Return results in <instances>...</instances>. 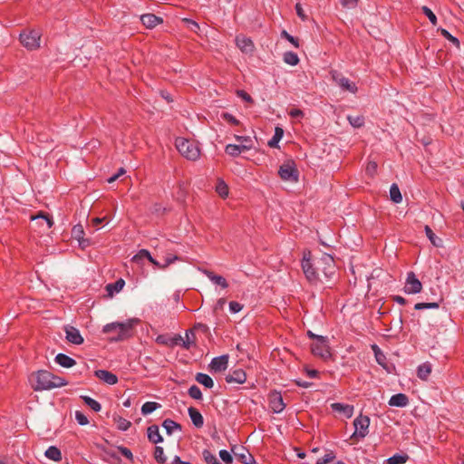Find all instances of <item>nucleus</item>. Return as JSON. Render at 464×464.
<instances>
[{"mask_svg": "<svg viewBox=\"0 0 464 464\" xmlns=\"http://www.w3.org/2000/svg\"><path fill=\"white\" fill-rule=\"evenodd\" d=\"M33 382V388L34 391H46L53 388L63 387L67 384V382L52 372L41 370L34 373L31 377Z\"/></svg>", "mask_w": 464, "mask_h": 464, "instance_id": "1", "label": "nucleus"}, {"mask_svg": "<svg viewBox=\"0 0 464 464\" xmlns=\"http://www.w3.org/2000/svg\"><path fill=\"white\" fill-rule=\"evenodd\" d=\"M175 146L179 152L188 160H197L200 156L198 145L190 140L177 138Z\"/></svg>", "mask_w": 464, "mask_h": 464, "instance_id": "2", "label": "nucleus"}, {"mask_svg": "<svg viewBox=\"0 0 464 464\" xmlns=\"http://www.w3.org/2000/svg\"><path fill=\"white\" fill-rule=\"evenodd\" d=\"M132 326L133 324L131 321L124 323L115 322L105 324L102 328V332L105 334L115 332L118 334V335L115 338H113V340L121 341L130 336V332Z\"/></svg>", "mask_w": 464, "mask_h": 464, "instance_id": "3", "label": "nucleus"}, {"mask_svg": "<svg viewBox=\"0 0 464 464\" xmlns=\"http://www.w3.org/2000/svg\"><path fill=\"white\" fill-rule=\"evenodd\" d=\"M370 418L365 415L360 414L353 420L354 432L353 433V439H363L369 432Z\"/></svg>", "mask_w": 464, "mask_h": 464, "instance_id": "4", "label": "nucleus"}, {"mask_svg": "<svg viewBox=\"0 0 464 464\" xmlns=\"http://www.w3.org/2000/svg\"><path fill=\"white\" fill-rule=\"evenodd\" d=\"M278 174L283 180L296 182L299 173L293 160L284 162L278 170Z\"/></svg>", "mask_w": 464, "mask_h": 464, "instance_id": "5", "label": "nucleus"}, {"mask_svg": "<svg viewBox=\"0 0 464 464\" xmlns=\"http://www.w3.org/2000/svg\"><path fill=\"white\" fill-rule=\"evenodd\" d=\"M311 349L314 355L319 356L324 360L331 357L327 338L324 336H316V342L312 344Z\"/></svg>", "mask_w": 464, "mask_h": 464, "instance_id": "6", "label": "nucleus"}, {"mask_svg": "<svg viewBox=\"0 0 464 464\" xmlns=\"http://www.w3.org/2000/svg\"><path fill=\"white\" fill-rule=\"evenodd\" d=\"M41 35L38 31H30L28 33L20 34V41L22 44L28 50H34L40 46Z\"/></svg>", "mask_w": 464, "mask_h": 464, "instance_id": "7", "label": "nucleus"}, {"mask_svg": "<svg viewBox=\"0 0 464 464\" xmlns=\"http://www.w3.org/2000/svg\"><path fill=\"white\" fill-rule=\"evenodd\" d=\"M331 76L333 81L343 90L351 93H355L358 90L355 82H351L348 78L343 76L337 71H332Z\"/></svg>", "mask_w": 464, "mask_h": 464, "instance_id": "8", "label": "nucleus"}, {"mask_svg": "<svg viewBox=\"0 0 464 464\" xmlns=\"http://www.w3.org/2000/svg\"><path fill=\"white\" fill-rule=\"evenodd\" d=\"M317 269L322 271L325 278H331L334 274V257L329 254H323L322 257L318 261Z\"/></svg>", "mask_w": 464, "mask_h": 464, "instance_id": "9", "label": "nucleus"}, {"mask_svg": "<svg viewBox=\"0 0 464 464\" xmlns=\"http://www.w3.org/2000/svg\"><path fill=\"white\" fill-rule=\"evenodd\" d=\"M403 289L408 295H416L421 292L422 284L413 272H409L407 274Z\"/></svg>", "mask_w": 464, "mask_h": 464, "instance_id": "10", "label": "nucleus"}, {"mask_svg": "<svg viewBox=\"0 0 464 464\" xmlns=\"http://www.w3.org/2000/svg\"><path fill=\"white\" fill-rule=\"evenodd\" d=\"M302 269L306 276V278L310 282H315L319 279V274L317 273V268H314L311 260H310V252L308 254L304 255V258L302 260Z\"/></svg>", "mask_w": 464, "mask_h": 464, "instance_id": "11", "label": "nucleus"}, {"mask_svg": "<svg viewBox=\"0 0 464 464\" xmlns=\"http://www.w3.org/2000/svg\"><path fill=\"white\" fill-rule=\"evenodd\" d=\"M234 456L243 464H255L256 460L251 453L243 446H235L232 448Z\"/></svg>", "mask_w": 464, "mask_h": 464, "instance_id": "12", "label": "nucleus"}, {"mask_svg": "<svg viewBox=\"0 0 464 464\" xmlns=\"http://www.w3.org/2000/svg\"><path fill=\"white\" fill-rule=\"evenodd\" d=\"M236 44L242 53L246 54H252L255 50L253 41L245 35H237L236 37Z\"/></svg>", "mask_w": 464, "mask_h": 464, "instance_id": "13", "label": "nucleus"}, {"mask_svg": "<svg viewBox=\"0 0 464 464\" xmlns=\"http://www.w3.org/2000/svg\"><path fill=\"white\" fill-rule=\"evenodd\" d=\"M64 332L66 334V340L73 344H82L83 343V338L80 333V331L72 325H66L64 327Z\"/></svg>", "mask_w": 464, "mask_h": 464, "instance_id": "14", "label": "nucleus"}, {"mask_svg": "<svg viewBox=\"0 0 464 464\" xmlns=\"http://www.w3.org/2000/svg\"><path fill=\"white\" fill-rule=\"evenodd\" d=\"M269 406L275 413H280L285 410V404L284 403L281 393L273 392L270 394Z\"/></svg>", "mask_w": 464, "mask_h": 464, "instance_id": "15", "label": "nucleus"}, {"mask_svg": "<svg viewBox=\"0 0 464 464\" xmlns=\"http://www.w3.org/2000/svg\"><path fill=\"white\" fill-rule=\"evenodd\" d=\"M228 365V355L224 354L221 356L214 357L210 363L209 368L215 372L225 371Z\"/></svg>", "mask_w": 464, "mask_h": 464, "instance_id": "16", "label": "nucleus"}, {"mask_svg": "<svg viewBox=\"0 0 464 464\" xmlns=\"http://www.w3.org/2000/svg\"><path fill=\"white\" fill-rule=\"evenodd\" d=\"M227 383L243 384L246 381V374L242 369H236L226 375Z\"/></svg>", "mask_w": 464, "mask_h": 464, "instance_id": "17", "label": "nucleus"}, {"mask_svg": "<svg viewBox=\"0 0 464 464\" xmlns=\"http://www.w3.org/2000/svg\"><path fill=\"white\" fill-rule=\"evenodd\" d=\"M95 376L104 382L105 383H108L110 385L116 384L118 382V377L106 370H97L94 372Z\"/></svg>", "mask_w": 464, "mask_h": 464, "instance_id": "18", "label": "nucleus"}, {"mask_svg": "<svg viewBox=\"0 0 464 464\" xmlns=\"http://www.w3.org/2000/svg\"><path fill=\"white\" fill-rule=\"evenodd\" d=\"M409 404V398L404 393H397L392 395L389 400V405L392 407L403 408Z\"/></svg>", "mask_w": 464, "mask_h": 464, "instance_id": "19", "label": "nucleus"}, {"mask_svg": "<svg viewBox=\"0 0 464 464\" xmlns=\"http://www.w3.org/2000/svg\"><path fill=\"white\" fill-rule=\"evenodd\" d=\"M203 274L214 284L221 286L222 288H227L228 284L225 277L222 276L215 275L209 270H203Z\"/></svg>", "mask_w": 464, "mask_h": 464, "instance_id": "20", "label": "nucleus"}, {"mask_svg": "<svg viewBox=\"0 0 464 464\" xmlns=\"http://www.w3.org/2000/svg\"><path fill=\"white\" fill-rule=\"evenodd\" d=\"M140 21L147 28H153L162 23V19L153 14H146L140 16Z\"/></svg>", "mask_w": 464, "mask_h": 464, "instance_id": "21", "label": "nucleus"}, {"mask_svg": "<svg viewBox=\"0 0 464 464\" xmlns=\"http://www.w3.org/2000/svg\"><path fill=\"white\" fill-rule=\"evenodd\" d=\"M189 418L196 428H201L204 425L202 414L195 408L189 407L188 410Z\"/></svg>", "mask_w": 464, "mask_h": 464, "instance_id": "22", "label": "nucleus"}, {"mask_svg": "<svg viewBox=\"0 0 464 464\" xmlns=\"http://www.w3.org/2000/svg\"><path fill=\"white\" fill-rule=\"evenodd\" d=\"M331 408L334 411L342 412L346 418H351L353 414V406L349 404H343L340 402H334L331 405Z\"/></svg>", "mask_w": 464, "mask_h": 464, "instance_id": "23", "label": "nucleus"}, {"mask_svg": "<svg viewBox=\"0 0 464 464\" xmlns=\"http://www.w3.org/2000/svg\"><path fill=\"white\" fill-rule=\"evenodd\" d=\"M148 439L154 444L163 441L162 436L160 434V430L157 425H151L147 430Z\"/></svg>", "mask_w": 464, "mask_h": 464, "instance_id": "24", "label": "nucleus"}, {"mask_svg": "<svg viewBox=\"0 0 464 464\" xmlns=\"http://www.w3.org/2000/svg\"><path fill=\"white\" fill-rule=\"evenodd\" d=\"M372 349L374 353L375 360L378 362V364L384 368L388 372H390V370L387 365V358L385 354L382 353V351L376 344H373L372 346Z\"/></svg>", "mask_w": 464, "mask_h": 464, "instance_id": "25", "label": "nucleus"}, {"mask_svg": "<svg viewBox=\"0 0 464 464\" xmlns=\"http://www.w3.org/2000/svg\"><path fill=\"white\" fill-rule=\"evenodd\" d=\"M55 362L64 368H71L76 363L74 359L62 353L55 356Z\"/></svg>", "mask_w": 464, "mask_h": 464, "instance_id": "26", "label": "nucleus"}, {"mask_svg": "<svg viewBox=\"0 0 464 464\" xmlns=\"http://www.w3.org/2000/svg\"><path fill=\"white\" fill-rule=\"evenodd\" d=\"M196 381L206 388L211 389L214 386V382L212 378L203 372H198L195 377Z\"/></svg>", "mask_w": 464, "mask_h": 464, "instance_id": "27", "label": "nucleus"}, {"mask_svg": "<svg viewBox=\"0 0 464 464\" xmlns=\"http://www.w3.org/2000/svg\"><path fill=\"white\" fill-rule=\"evenodd\" d=\"M162 427L168 435H171L175 430H181V425L170 419H166L162 423Z\"/></svg>", "mask_w": 464, "mask_h": 464, "instance_id": "28", "label": "nucleus"}, {"mask_svg": "<svg viewBox=\"0 0 464 464\" xmlns=\"http://www.w3.org/2000/svg\"><path fill=\"white\" fill-rule=\"evenodd\" d=\"M431 372V365L429 362H424L418 366L417 375L420 380H427Z\"/></svg>", "mask_w": 464, "mask_h": 464, "instance_id": "29", "label": "nucleus"}, {"mask_svg": "<svg viewBox=\"0 0 464 464\" xmlns=\"http://www.w3.org/2000/svg\"><path fill=\"white\" fill-rule=\"evenodd\" d=\"M45 457L53 461H59L62 459L61 450L55 446H50L44 453Z\"/></svg>", "mask_w": 464, "mask_h": 464, "instance_id": "30", "label": "nucleus"}, {"mask_svg": "<svg viewBox=\"0 0 464 464\" xmlns=\"http://www.w3.org/2000/svg\"><path fill=\"white\" fill-rule=\"evenodd\" d=\"M185 335L186 339L182 340L181 346L184 349L188 350L190 347L195 345V333L193 330H187Z\"/></svg>", "mask_w": 464, "mask_h": 464, "instance_id": "31", "label": "nucleus"}, {"mask_svg": "<svg viewBox=\"0 0 464 464\" xmlns=\"http://www.w3.org/2000/svg\"><path fill=\"white\" fill-rule=\"evenodd\" d=\"M236 140L243 150H249L253 147V140L249 136L235 135Z\"/></svg>", "mask_w": 464, "mask_h": 464, "instance_id": "32", "label": "nucleus"}, {"mask_svg": "<svg viewBox=\"0 0 464 464\" xmlns=\"http://www.w3.org/2000/svg\"><path fill=\"white\" fill-rule=\"evenodd\" d=\"M424 230L427 237L433 246H441L442 240L434 234V232L429 226H425Z\"/></svg>", "mask_w": 464, "mask_h": 464, "instance_id": "33", "label": "nucleus"}, {"mask_svg": "<svg viewBox=\"0 0 464 464\" xmlns=\"http://www.w3.org/2000/svg\"><path fill=\"white\" fill-rule=\"evenodd\" d=\"M81 399L84 401V403L87 406H89L95 412H98L102 410L101 403L99 401H97L96 400H94L89 396H86V395L81 396Z\"/></svg>", "mask_w": 464, "mask_h": 464, "instance_id": "34", "label": "nucleus"}, {"mask_svg": "<svg viewBox=\"0 0 464 464\" xmlns=\"http://www.w3.org/2000/svg\"><path fill=\"white\" fill-rule=\"evenodd\" d=\"M283 136H284V130L280 127H276L275 134L272 137V139L268 141V146L271 148H276L278 142L281 140Z\"/></svg>", "mask_w": 464, "mask_h": 464, "instance_id": "35", "label": "nucleus"}, {"mask_svg": "<svg viewBox=\"0 0 464 464\" xmlns=\"http://www.w3.org/2000/svg\"><path fill=\"white\" fill-rule=\"evenodd\" d=\"M160 408V404L155 401H147L141 406V413L143 415H149L157 409Z\"/></svg>", "mask_w": 464, "mask_h": 464, "instance_id": "36", "label": "nucleus"}, {"mask_svg": "<svg viewBox=\"0 0 464 464\" xmlns=\"http://www.w3.org/2000/svg\"><path fill=\"white\" fill-rule=\"evenodd\" d=\"M225 151L232 157H237L240 153L246 151V150H243L239 144H227L225 148Z\"/></svg>", "mask_w": 464, "mask_h": 464, "instance_id": "37", "label": "nucleus"}, {"mask_svg": "<svg viewBox=\"0 0 464 464\" xmlns=\"http://www.w3.org/2000/svg\"><path fill=\"white\" fill-rule=\"evenodd\" d=\"M390 198L394 203H400L402 200L400 188L395 183H393L390 188Z\"/></svg>", "mask_w": 464, "mask_h": 464, "instance_id": "38", "label": "nucleus"}, {"mask_svg": "<svg viewBox=\"0 0 464 464\" xmlns=\"http://www.w3.org/2000/svg\"><path fill=\"white\" fill-rule=\"evenodd\" d=\"M283 60L285 63L295 66L299 63L298 55L294 52H285Z\"/></svg>", "mask_w": 464, "mask_h": 464, "instance_id": "39", "label": "nucleus"}, {"mask_svg": "<svg viewBox=\"0 0 464 464\" xmlns=\"http://www.w3.org/2000/svg\"><path fill=\"white\" fill-rule=\"evenodd\" d=\"M125 285V282L123 279L120 278L113 284H108L106 286L107 291L111 295L114 292L118 293L120 292Z\"/></svg>", "mask_w": 464, "mask_h": 464, "instance_id": "40", "label": "nucleus"}, {"mask_svg": "<svg viewBox=\"0 0 464 464\" xmlns=\"http://www.w3.org/2000/svg\"><path fill=\"white\" fill-rule=\"evenodd\" d=\"M216 191L221 198H227L228 195V187L226 184V182L222 179H218L217 186H216Z\"/></svg>", "mask_w": 464, "mask_h": 464, "instance_id": "41", "label": "nucleus"}, {"mask_svg": "<svg viewBox=\"0 0 464 464\" xmlns=\"http://www.w3.org/2000/svg\"><path fill=\"white\" fill-rule=\"evenodd\" d=\"M114 420H115L118 430H122V431L128 430L131 425V422L130 420H128L122 417H117Z\"/></svg>", "mask_w": 464, "mask_h": 464, "instance_id": "42", "label": "nucleus"}, {"mask_svg": "<svg viewBox=\"0 0 464 464\" xmlns=\"http://www.w3.org/2000/svg\"><path fill=\"white\" fill-rule=\"evenodd\" d=\"M349 123L354 128H360L364 124V118L362 116H351L347 117Z\"/></svg>", "mask_w": 464, "mask_h": 464, "instance_id": "43", "label": "nucleus"}, {"mask_svg": "<svg viewBox=\"0 0 464 464\" xmlns=\"http://www.w3.org/2000/svg\"><path fill=\"white\" fill-rule=\"evenodd\" d=\"M154 458L157 460V462H159V463L163 464L166 462L167 458L164 454V450L162 447H160V446L155 447Z\"/></svg>", "mask_w": 464, "mask_h": 464, "instance_id": "44", "label": "nucleus"}, {"mask_svg": "<svg viewBox=\"0 0 464 464\" xmlns=\"http://www.w3.org/2000/svg\"><path fill=\"white\" fill-rule=\"evenodd\" d=\"M406 455L395 454L387 459L388 464H403L407 461Z\"/></svg>", "mask_w": 464, "mask_h": 464, "instance_id": "45", "label": "nucleus"}, {"mask_svg": "<svg viewBox=\"0 0 464 464\" xmlns=\"http://www.w3.org/2000/svg\"><path fill=\"white\" fill-rule=\"evenodd\" d=\"M188 395L195 400H202V392L197 385H192L188 391Z\"/></svg>", "mask_w": 464, "mask_h": 464, "instance_id": "46", "label": "nucleus"}, {"mask_svg": "<svg viewBox=\"0 0 464 464\" xmlns=\"http://www.w3.org/2000/svg\"><path fill=\"white\" fill-rule=\"evenodd\" d=\"M72 233L75 235V237H78L79 243L82 247H84L85 246H87L89 244L88 240H85V239L81 240V238H80V236L82 234H83L82 226H75L72 229Z\"/></svg>", "mask_w": 464, "mask_h": 464, "instance_id": "47", "label": "nucleus"}, {"mask_svg": "<svg viewBox=\"0 0 464 464\" xmlns=\"http://www.w3.org/2000/svg\"><path fill=\"white\" fill-rule=\"evenodd\" d=\"M202 457L207 464H214L217 460V457L212 454L208 450H204L202 451Z\"/></svg>", "mask_w": 464, "mask_h": 464, "instance_id": "48", "label": "nucleus"}, {"mask_svg": "<svg viewBox=\"0 0 464 464\" xmlns=\"http://www.w3.org/2000/svg\"><path fill=\"white\" fill-rule=\"evenodd\" d=\"M421 10L423 14L429 18L430 22L433 24H437V17L435 14L428 7V6H422Z\"/></svg>", "mask_w": 464, "mask_h": 464, "instance_id": "49", "label": "nucleus"}, {"mask_svg": "<svg viewBox=\"0 0 464 464\" xmlns=\"http://www.w3.org/2000/svg\"><path fill=\"white\" fill-rule=\"evenodd\" d=\"M75 420L81 426L87 425L89 423L88 418L80 411H75Z\"/></svg>", "mask_w": 464, "mask_h": 464, "instance_id": "50", "label": "nucleus"}, {"mask_svg": "<svg viewBox=\"0 0 464 464\" xmlns=\"http://www.w3.org/2000/svg\"><path fill=\"white\" fill-rule=\"evenodd\" d=\"M440 33L447 40L451 42L453 44H455L456 46L459 45V39L453 36L449 31H447L446 29H441Z\"/></svg>", "mask_w": 464, "mask_h": 464, "instance_id": "51", "label": "nucleus"}, {"mask_svg": "<svg viewBox=\"0 0 464 464\" xmlns=\"http://www.w3.org/2000/svg\"><path fill=\"white\" fill-rule=\"evenodd\" d=\"M335 459V455L333 452L326 453L322 458L316 460L315 464H327Z\"/></svg>", "mask_w": 464, "mask_h": 464, "instance_id": "52", "label": "nucleus"}, {"mask_svg": "<svg viewBox=\"0 0 464 464\" xmlns=\"http://www.w3.org/2000/svg\"><path fill=\"white\" fill-rule=\"evenodd\" d=\"M219 457L226 464H231L233 462V457L227 450H219Z\"/></svg>", "mask_w": 464, "mask_h": 464, "instance_id": "53", "label": "nucleus"}, {"mask_svg": "<svg viewBox=\"0 0 464 464\" xmlns=\"http://www.w3.org/2000/svg\"><path fill=\"white\" fill-rule=\"evenodd\" d=\"M281 36L289 41L295 47H299L298 39L295 38L291 34H289L285 30L282 31Z\"/></svg>", "mask_w": 464, "mask_h": 464, "instance_id": "54", "label": "nucleus"}, {"mask_svg": "<svg viewBox=\"0 0 464 464\" xmlns=\"http://www.w3.org/2000/svg\"><path fill=\"white\" fill-rule=\"evenodd\" d=\"M141 255H143V256H147V259H148L151 264H153L155 266H157V267H159V268H160V266H162V265H161V264H160L156 259H154V258L151 256L150 253L148 250H146V249H141Z\"/></svg>", "mask_w": 464, "mask_h": 464, "instance_id": "55", "label": "nucleus"}, {"mask_svg": "<svg viewBox=\"0 0 464 464\" xmlns=\"http://www.w3.org/2000/svg\"><path fill=\"white\" fill-rule=\"evenodd\" d=\"M117 449L125 458H127L130 460L133 459V454L128 448L123 446H118Z\"/></svg>", "mask_w": 464, "mask_h": 464, "instance_id": "56", "label": "nucleus"}, {"mask_svg": "<svg viewBox=\"0 0 464 464\" xmlns=\"http://www.w3.org/2000/svg\"><path fill=\"white\" fill-rule=\"evenodd\" d=\"M243 308V305L236 301H231L229 303V310L232 314H237L240 312Z\"/></svg>", "mask_w": 464, "mask_h": 464, "instance_id": "57", "label": "nucleus"}, {"mask_svg": "<svg viewBox=\"0 0 464 464\" xmlns=\"http://www.w3.org/2000/svg\"><path fill=\"white\" fill-rule=\"evenodd\" d=\"M222 118L233 125H237L239 123V121L228 112L222 113Z\"/></svg>", "mask_w": 464, "mask_h": 464, "instance_id": "58", "label": "nucleus"}, {"mask_svg": "<svg viewBox=\"0 0 464 464\" xmlns=\"http://www.w3.org/2000/svg\"><path fill=\"white\" fill-rule=\"evenodd\" d=\"M182 340H183L182 336L179 334H177L174 337L169 338V346L173 347L176 345H181Z\"/></svg>", "mask_w": 464, "mask_h": 464, "instance_id": "59", "label": "nucleus"}, {"mask_svg": "<svg viewBox=\"0 0 464 464\" xmlns=\"http://www.w3.org/2000/svg\"><path fill=\"white\" fill-rule=\"evenodd\" d=\"M341 4L345 8L353 9L356 7L357 0H341Z\"/></svg>", "mask_w": 464, "mask_h": 464, "instance_id": "60", "label": "nucleus"}, {"mask_svg": "<svg viewBox=\"0 0 464 464\" xmlns=\"http://www.w3.org/2000/svg\"><path fill=\"white\" fill-rule=\"evenodd\" d=\"M295 11H296V14L298 15V17H300L303 21H305L307 19V16L304 14V11L301 4L298 3L295 5Z\"/></svg>", "mask_w": 464, "mask_h": 464, "instance_id": "61", "label": "nucleus"}, {"mask_svg": "<svg viewBox=\"0 0 464 464\" xmlns=\"http://www.w3.org/2000/svg\"><path fill=\"white\" fill-rule=\"evenodd\" d=\"M184 22L187 24L188 27L195 33L199 29L198 24L195 21H192L190 19H185Z\"/></svg>", "mask_w": 464, "mask_h": 464, "instance_id": "62", "label": "nucleus"}, {"mask_svg": "<svg viewBox=\"0 0 464 464\" xmlns=\"http://www.w3.org/2000/svg\"><path fill=\"white\" fill-rule=\"evenodd\" d=\"M156 343L160 344H165L169 346V337L164 334L158 335L156 338Z\"/></svg>", "mask_w": 464, "mask_h": 464, "instance_id": "63", "label": "nucleus"}, {"mask_svg": "<svg viewBox=\"0 0 464 464\" xmlns=\"http://www.w3.org/2000/svg\"><path fill=\"white\" fill-rule=\"evenodd\" d=\"M237 96L242 98L245 102H253L252 97L247 92H246L245 91L240 90V91H237Z\"/></svg>", "mask_w": 464, "mask_h": 464, "instance_id": "64", "label": "nucleus"}]
</instances>
